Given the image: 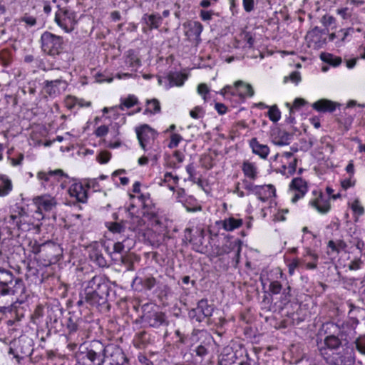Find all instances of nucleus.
<instances>
[{
  "label": "nucleus",
  "mask_w": 365,
  "mask_h": 365,
  "mask_svg": "<svg viewBox=\"0 0 365 365\" xmlns=\"http://www.w3.org/2000/svg\"><path fill=\"white\" fill-rule=\"evenodd\" d=\"M197 93L203 97V99L206 101V94L209 93L210 90L205 83H200L197 86Z\"/></svg>",
  "instance_id": "nucleus-56"
},
{
  "label": "nucleus",
  "mask_w": 365,
  "mask_h": 365,
  "mask_svg": "<svg viewBox=\"0 0 365 365\" xmlns=\"http://www.w3.org/2000/svg\"><path fill=\"white\" fill-rule=\"evenodd\" d=\"M186 171H187V174L189 175L188 180L190 181H192L194 183H197L200 185H202L201 180L196 177L195 170L193 163H190L189 165H187L186 166Z\"/></svg>",
  "instance_id": "nucleus-42"
},
{
  "label": "nucleus",
  "mask_w": 365,
  "mask_h": 365,
  "mask_svg": "<svg viewBox=\"0 0 365 365\" xmlns=\"http://www.w3.org/2000/svg\"><path fill=\"white\" fill-rule=\"evenodd\" d=\"M110 156L111 155L109 152L102 151L99 153L98 156V160L101 163H106L109 161Z\"/></svg>",
  "instance_id": "nucleus-59"
},
{
  "label": "nucleus",
  "mask_w": 365,
  "mask_h": 365,
  "mask_svg": "<svg viewBox=\"0 0 365 365\" xmlns=\"http://www.w3.org/2000/svg\"><path fill=\"white\" fill-rule=\"evenodd\" d=\"M54 21L66 33H71L76 24V14L66 8H59L55 14Z\"/></svg>",
  "instance_id": "nucleus-6"
},
{
  "label": "nucleus",
  "mask_w": 365,
  "mask_h": 365,
  "mask_svg": "<svg viewBox=\"0 0 365 365\" xmlns=\"http://www.w3.org/2000/svg\"><path fill=\"white\" fill-rule=\"evenodd\" d=\"M289 190L292 194V202L295 203L307 193L308 190L307 183L302 178H295L289 185Z\"/></svg>",
  "instance_id": "nucleus-16"
},
{
  "label": "nucleus",
  "mask_w": 365,
  "mask_h": 365,
  "mask_svg": "<svg viewBox=\"0 0 365 365\" xmlns=\"http://www.w3.org/2000/svg\"><path fill=\"white\" fill-rule=\"evenodd\" d=\"M5 220L14 227H17L24 232L31 230L34 225L32 218L22 207L19 209L17 215H11Z\"/></svg>",
  "instance_id": "nucleus-7"
},
{
  "label": "nucleus",
  "mask_w": 365,
  "mask_h": 365,
  "mask_svg": "<svg viewBox=\"0 0 365 365\" xmlns=\"http://www.w3.org/2000/svg\"><path fill=\"white\" fill-rule=\"evenodd\" d=\"M363 263L361 258H356L350 262L348 267L350 270H358L361 267Z\"/></svg>",
  "instance_id": "nucleus-55"
},
{
  "label": "nucleus",
  "mask_w": 365,
  "mask_h": 365,
  "mask_svg": "<svg viewBox=\"0 0 365 365\" xmlns=\"http://www.w3.org/2000/svg\"><path fill=\"white\" fill-rule=\"evenodd\" d=\"M53 175H64V173L61 169H57L55 170H51L48 173L40 171L37 173V178L39 180L42 182V185L45 187L44 182H48L51 176Z\"/></svg>",
  "instance_id": "nucleus-34"
},
{
  "label": "nucleus",
  "mask_w": 365,
  "mask_h": 365,
  "mask_svg": "<svg viewBox=\"0 0 365 365\" xmlns=\"http://www.w3.org/2000/svg\"><path fill=\"white\" fill-rule=\"evenodd\" d=\"M231 93L232 95H238L241 98L252 97L254 95V90L251 85L244 83L242 81H237L235 83V89L231 86H227L221 91V94L225 95Z\"/></svg>",
  "instance_id": "nucleus-14"
},
{
  "label": "nucleus",
  "mask_w": 365,
  "mask_h": 365,
  "mask_svg": "<svg viewBox=\"0 0 365 365\" xmlns=\"http://www.w3.org/2000/svg\"><path fill=\"white\" fill-rule=\"evenodd\" d=\"M309 205L321 214H326L330 210L329 201L323 196L322 192H319L314 200H311Z\"/></svg>",
  "instance_id": "nucleus-20"
},
{
  "label": "nucleus",
  "mask_w": 365,
  "mask_h": 365,
  "mask_svg": "<svg viewBox=\"0 0 365 365\" xmlns=\"http://www.w3.org/2000/svg\"><path fill=\"white\" fill-rule=\"evenodd\" d=\"M351 209L354 213H356L359 215H361L364 212V209L363 206L361 205L359 200H355L353 202V203L351 205Z\"/></svg>",
  "instance_id": "nucleus-53"
},
{
  "label": "nucleus",
  "mask_w": 365,
  "mask_h": 365,
  "mask_svg": "<svg viewBox=\"0 0 365 365\" xmlns=\"http://www.w3.org/2000/svg\"><path fill=\"white\" fill-rule=\"evenodd\" d=\"M134 283L140 284L145 289L150 290L156 284V279L151 275H145L143 277H136Z\"/></svg>",
  "instance_id": "nucleus-30"
},
{
  "label": "nucleus",
  "mask_w": 365,
  "mask_h": 365,
  "mask_svg": "<svg viewBox=\"0 0 365 365\" xmlns=\"http://www.w3.org/2000/svg\"><path fill=\"white\" fill-rule=\"evenodd\" d=\"M302 261L298 258H294L292 261L288 264V272L289 275H293L294 274L295 269L299 267Z\"/></svg>",
  "instance_id": "nucleus-50"
},
{
  "label": "nucleus",
  "mask_w": 365,
  "mask_h": 365,
  "mask_svg": "<svg viewBox=\"0 0 365 365\" xmlns=\"http://www.w3.org/2000/svg\"><path fill=\"white\" fill-rule=\"evenodd\" d=\"M69 194L78 202H86L88 198L87 190L81 183H73L68 189Z\"/></svg>",
  "instance_id": "nucleus-21"
},
{
  "label": "nucleus",
  "mask_w": 365,
  "mask_h": 365,
  "mask_svg": "<svg viewBox=\"0 0 365 365\" xmlns=\"http://www.w3.org/2000/svg\"><path fill=\"white\" fill-rule=\"evenodd\" d=\"M142 318L145 323L148 324L152 327L158 328L163 324H167L165 314L157 311L155 307H152L150 309L148 304L143 306V315Z\"/></svg>",
  "instance_id": "nucleus-8"
},
{
  "label": "nucleus",
  "mask_w": 365,
  "mask_h": 365,
  "mask_svg": "<svg viewBox=\"0 0 365 365\" xmlns=\"http://www.w3.org/2000/svg\"><path fill=\"white\" fill-rule=\"evenodd\" d=\"M108 127L107 125H101L97 128V129L95 130V135L97 137H103L106 135L108 133Z\"/></svg>",
  "instance_id": "nucleus-58"
},
{
  "label": "nucleus",
  "mask_w": 365,
  "mask_h": 365,
  "mask_svg": "<svg viewBox=\"0 0 365 365\" xmlns=\"http://www.w3.org/2000/svg\"><path fill=\"white\" fill-rule=\"evenodd\" d=\"M40 252H44L49 263H54L58 260L61 250L56 244L48 242L41 245Z\"/></svg>",
  "instance_id": "nucleus-19"
},
{
  "label": "nucleus",
  "mask_w": 365,
  "mask_h": 365,
  "mask_svg": "<svg viewBox=\"0 0 365 365\" xmlns=\"http://www.w3.org/2000/svg\"><path fill=\"white\" fill-rule=\"evenodd\" d=\"M25 285L21 278L15 277L13 273L4 268H0V296L12 297L11 304L18 301L25 292Z\"/></svg>",
  "instance_id": "nucleus-2"
},
{
  "label": "nucleus",
  "mask_w": 365,
  "mask_h": 365,
  "mask_svg": "<svg viewBox=\"0 0 365 365\" xmlns=\"http://www.w3.org/2000/svg\"><path fill=\"white\" fill-rule=\"evenodd\" d=\"M343 331H341L339 336L329 334L324 338L322 343L318 344V349L322 357H324V351L329 354L332 351H337L344 346L342 340L339 338V336L343 337Z\"/></svg>",
  "instance_id": "nucleus-10"
},
{
  "label": "nucleus",
  "mask_w": 365,
  "mask_h": 365,
  "mask_svg": "<svg viewBox=\"0 0 365 365\" xmlns=\"http://www.w3.org/2000/svg\"><path fill=\"white\" fill-rule=\"evenodd\" d=\"M267 115L270 120L274 123L277 122L281 118V112L276 105L269 107Z\"/></svg>",
  "instance_id": "nucleus-43"
},
{
  "label": "nucleus",
  "mask_w": 365,
  "mask_h": 365,
  "mask_svg": "<svg viewBox=\"0 0 365 365\" xmlns=\"http://www.w3.org/2000/svg\"><path fill=\"white\" fill-rule=\"evenodd\" d=\"M356 349L361 354L365 355V334L359 335L354 341Z\"/></svg>",
  "instance_id": "nucleus-44"
},
{
  "label": "nucleus",
  "mask_w": 365,
  "mask_h": 365,
  "mask_svg": "<svg viewBox=\"0 0 365 365\" xmlns=\"http://www.w3.org/2000/svg\"><path fill=\"white\" fill-rule=\"evenodd\" d=\"M291 137L289 133L277 129L272 134V142L278 146L287 145L290 143Z\"/></svg>",
  "instance_id": "nucleus-22"
},
{
  "label": "nucleus",
  "mask_w": 365,
  "mask_h": 365,
  "mask_svg": "<svg viewBox=\"0 0 365 365\" xmlns=\"http://www.w3.org/2000/svg\"><path fill=\"white\" fill-rule=\"evenodd\" d=\"M189 341L192 346L201 345L206 347L212 348L214 339L212 335L205 330H194Z\"/></svg>",
  "instance_id": "nucleus-15"
},
{
  "label": "nucleus",
  "mask_w": 365,
  "mask_h": 365,
  "mask_svg": "<svg viewBox=\"0 0 365 365\" xmlns=\"http://www.w3.org/2000/svg\"><path fill=\"white\" fill-rule=\"evenodd\" d=\"M320 58L324 62L333 66H338L341 63V58L340 57L335 56L333 54L329 53H322L320 55Z\"/></svg>",
  "instance_id": "nucleus-38"
},
{
  "label": "nucleus",
  "mask_w": 365,
  "mask_h": 365,
  "mask_svg": "<svg viewBox=\"0 0 365 365\" xmlns=\"http://www.w3.org/2000/svg\"><path fill=\"white\" fill-rule=\"evenodd\" d=\"M242 170L245 176L252 180H255L257 178L258 169L254 163L245 161L242 165Z\"/></svg>",
  "instance_id": "nucleus-27"
},
{
  "label": "nucleus",
  "mask_w": 365,
  "mask_h": 365,
  "mask_svg": "<svg viewBox=\"0 0 365 365\" xmlns=\"http://www.w3.org/2000/svg\"><path fill=\"white\" fill-rule=\"evenodd\" d=\"M68 86L67 82L62 76L51 80H46L43 82V90L49 96L56 97L61 91H65Z\"/></svg>",
  "instance_id": "nucleus-13"
},
{
  "label": "nucleus",
  "mask_w": 365,
  "mask_h": 365,
  "mask_svg": "<svg viewBox=\"0 0 365 365\" xmlns=\"http://www.w3.org/2000/svg\"><path fill=\"white\" fill-rule=\"evenodd\" d=\"M203 110L199 106H196L194 109L190 111V115L192 118L198 119L203 115Z\"/></svg>",
  "instance_id": "nucleus-57"
},
{
  "label": "nucleus",
  "mask_w": 365,
  "mask_h": 365,
  "mask_svg": "<svg viewBox=\"0 0 365 365\" xmlns=\"http://www.w3.org/2000/svg\"><path fill=\"white\" fill-rule=\"evenodd\" d=\"M252 152L262 159H266L269 153V148L267 145L260 143L257 138H252L250 143Z\"/></svg>",
  "instance_id": "nucleus-24"
},
{
  "label": "nucleus",
  "mask_w": 365,
  "mask_h": 365,
  "mask_svg": "<svg viewBox=\"0 0 365 365\" xmlns=\"http://www.w3.org/2000/svg\"><path fill=\"white\" fill-rule=\"evenodd\" d=\"M213 311V306L208 304L207 299H202L198 302L196 308L189 312V317L197 322H201L205 318L211 317Z\"/></svg>",
  "instance_id": "nucleus-11"
},
{
  "label": "nucleus",
  "mask_w": 365,
  "mask_h": 365,
  "mask_svg": "<svg viewBox=\"0 0 365 365\" xmlns=\"http://www.w3.org/2000/svg\"><path fill=\"white\" fill-rule=\"evenodd\" d=\"M162 23V18L159 14H150L148 16L147 24L152 29H158Z\"/></svg>",
  "instance_id": "nucleus-41"
},
{
  "label": "nucleus",
  "mask_w": 365,
  "mask_h": 365,
  "mask_svg": "<svg viewBox=\"0 0 365 365\" xmlns=\"http://www.w3.org/2000/svg\"><path fill=\"white\" fill-rule=\"evenodd\" d=\"M105 351L106 349L101 342L93 341L89 346L77 354V365H103Z\"/></svg>",
  "instance_id": "nucleus-3"
},
{
  "label": "nucleus",
  "mask_w": 365,
  "mask_h": 365,
  "mask_svg": "<svg viewBox=\"0 0 365 365\" xmlns=\"http://www.w3.org/2000/svg\"><path fill=\"white\" fill-rule=\"evenodd\" d=\"M11 190V181L6 175H0V197L7 195Z\"/></svg>",
  "instance_id": "nucleus-33"
},
{
  "label": "nucleus",
  "mask_w": 365,
  "mask_h": 365,
  "mask_svg": "<svg viewBox=\"0 0 365 365\" xmlns=\"http://www.w3.org/2000/svg\"><path fill=\"white\" fill-rule=\"evenodd\" d=\"M135 132L140 147L145 152H148L156 137V133L146 124L136 128Z\"/></svg>",
  "instance_id": "nucleus-9"
},
{
  "label": "nucleus",
  "mask_w": 365,
  "mask_h": 365,
  "mask_svg": "<svg viewBox=\"0 0 365 365\" xmlns=\"http://www.w3.org/2000/svg\"><path fill=\"white\" fill-rule=\"evenodd\" d=\"M171 180L173 181L174 184H177L179 180V178L176 175H173L171 173H165L164 175L163 181L165 182H170Z\"/></svg>",
  "instance_id": "nucleus-62"
},
{
  "label": "nucleus",
  "mask_w": 365,
  "mask_h": 365,
  "mask_svg": "<svg viewBox=\"0 0 365 365\" xmlns=\"http://www.w3.org/2000/svg\"><path fill=\"white\" fill-rule=\"evenodd\" d=\"M118 106L119 109L124 110L125 108H130L138 103V100L134 95H129L127 98L121 99Z\"/></svg>",
  "instance_id": "nucleus-39"
},
{
  "label": "nucleus",
  "mask_w": 365,
  "mask_h": 365,
  "mask_svg": "<svg viewBox=\"0 0 365 365\" xmlns=\"http://www.w3.org/2000/svg\"><path fill=\"white\" fill-rule=\"evenodd\" d=\"M269 290L272 294H278L282 290V285L277 280L272 281L269 286Z\"/></svg>",
  "instance_id": "nucleus-46"
},
{
  "label": "nucleus",
  "mask_w": 365,
  "mask_h": 365,
  "mask_svg": "<svg viewBox=\"0 0 365 365\" xmlns=\"http://www.w3.org/2000/svg\"><path fill=\"white\" fill-rule=\"evenodd\" d=\"M222 227L228 232L233 231L235 229L240 227L242 225V219H237L230 217L222 221Z\"/></svg>",
  "instance_id": "nucleus-31"
},
{
  "label": "nucleus",
  "mask_w": 365,
  "mask_h": 365,
  "mask_svg": "<svg viewBox=\"0 0 365 365\" xmlns=\"http://www.w3.org/2000/svg\"><path fill=\"white\" fill-rule=\"evenodd\" d=\"M336 104L327 99H321L314 102L312 108L319 112H332L336 109Z\"/></svg>",
  "instance_id": "nucleus-26"
},
{
  "label": "nucleus",
  "mask_w": 365,
  "mask_h": 365,
  "mask_svg": "<svg viewBox=\"0 0 365 365\" xmlns=\"http://www.w3.org/2000/svg\"><path fill=\"white\" fill-rule=\"evenodd\" d=\"M85 284L83 299L86 304L98 308L107 304L110 286L101 276H94Z\"/></svg>",
  "instance_id": "nucleus-1"
},
{
  "label": "nucleus",
  "mask_w": 365,
  "mask_h": 365,
  "mask_svg": "<svg viewBox=\"0 0 365 365\" xmlns=\"http://www.w3.org/2000/svg\"><path fill=\"white\" fill-rule=\"evenodd\" d=\"M185 34L190 41H195L197 43L200 41V34L203 30V26L199 21H190L185 24Z\"/></svg>",
  "instance_id": "nucleus-18"
},
{
  "label": "nucleus",
  "mask_w": 365,
  "mask_h": 365,
  "mask_svg": "<svg viewBox=\"0 0 365 365\" xmlns=\"http://www.w3.org/2000/svg\"><path fill=\"white\" fill-rule=\"evenodd\" d=\"M83 320L78 318L69 317L66 322V329L69 335H72L81 329V324Z\"/></svg>",
  "instance_id": "nucleus-29"
},
{
  "label": "nucleus",
  "mask_w": 365,
  "mask_h": 365,
  "mask_svg": "<svg viewBox=\"0 0 365 365\" xmlns=\"http://www.w3.org/2000/svg\"><path fill=\"white\" fill-rule=\"evenodd\" d=\"M133 240L129 237L125 238L123 241L117 242L113 245V251L115 253H122L126 249L130 250L132 247Z\"/></svg>",
  "instance_id": "nucleus-35"
},
{
  "label": "nucleus",
  "mask_w": 365,
  "mask_h": 365,
  "mask_svg": "<svg viewBox=\"0 0 365 365\" xmlns=\"http://www.w3.org/2000/svg\"><path fill=\"white\" fill-rule=\"evenodd\" d=\"M323 358L330 365H353L355 362V353L352 349L344 346L329 354L324 351Z\"/></svg>",
  "instance_id": "nucleus-4"
},
{
  "label": "nucleus",
  "mask_w": 365,
  "mask_h": 365,
  "mask_svg": "<svg viewBox=\"0 0 365 365\" xmlns=\"http://www.w3.org/2000/svg\"><path fill=\"white\" fill-rule=\"evenodd\" d=\"M334 22H335V19L331 16L325 15L322 19V24L326 27H328V26L332 25Z\"/></svg>",
  "instance_id": "nucleus-64"
},
{
  "label": "nucleus",
  "mask_w": 365,
  "mask_h": 365,
  "mask_svg": "<svg viewBox=\"0 0 365 365\" xmlns=\"http://www.w3.org/2000/svg\"><path fill=\"white\" fill-rule=\"evenodd\" d=\"M353 6V4H350L349 0H347L345 6L337 9L336 14L344 20L351 19L354 11L353 6Z\"/></svg>",
  "instance_id": "nucleus-37"
},
{
  "label": "nucleus",
  "mask_w": 365,
  "mask_h": 365,
  "mask_svg": "<svg viewBox=\"0 0 365 365\" xmlns=\"http://www.w3.org/2000/svg\"><path fill=\"white\" fill-rule=\"evenodd\" d=\"M182 140V137L178 133H173L170 135V141L168 144L169 148H175L178 146L180 142Z\"/></svg>",
  "instance_id": "nucleus-47"
},
{
  "label": "nucleus",
  "mask_w": 365,
  "mask_h": 365,
  "mask_svg": "<svg viewBox=\"0 0 365 365\" xmlns=\"http://www.w3.org/2000/svg\"><path fill=\"white\" fill-rule=\"evenodd\" d=\"M33 202L37 207V212L41 214V211H51L57 205L55 197L50 195H42L34 197Z\"/></svg>",
  "instance_id": "nucleus-17"
},
{
  "label": "nucleus",
  "mask_w": 365,
  "mask_h": 365,
  "mask_svg": "<svg viewBox=\"0 0 365 365\" xmlns=\"http://www.w3.org/2000/svg\"><path fill=\"white\" fill-rule=\"evenodd\" d=\"M288 78L293 83H298L301 81L300 73L297 71L292 72L289 77L284 78V82H286Z\"/></svg>",
  "instance_id": "nucleus-61"
},
{
  "label": "nucleus",
  "mask_w": 365,
  "mask_h": 365,
  "mask_svg": "<svg viewBox=\"0 0 365 365\" xmlns=\"http://www.w3.org/2000/svg\"><path fill=\"white\" fill-rule=\"evenodd\" d=\"M161 110L160 104L158 99L153 98L146 101V108L144 110V114L154 115L159 113Z\"/></svg>",
  "instance_id": "nucleus-32"
},
{
  "label": "nucleus",
  "mask_w": 365,
  "mask_h": 365,
  "mask_svg": "<svg viewBox=\"0 0 365 365\" xmlns=\"http://www.w3.org/2000/svg\"><path fill=\"white\" fill-rule=\"evenodd\" d=\"M145 217H147L149 220H150L152 222V224H160V217L158 216L156 212H147L146 214H145Z\"/></svg>",
  "instance_id": "nucleus-48"
},
{
  "label": "nucleus",
  "mask_w": 365,
  "mask_h": 365,
  "mask_svg": "<svg viewBox=\"0 0 365 365\" xmlns=\"http://www.w3.org/2000/svg\"><path fill=\"white\" fill-rule=\"evenodd\" d=\"M244 9L247 12L252 11L255 8L254 0H243L242 1Z\"/></svg>",
  "instance_id": "nucleus-63"
},
{
  "label": "nucleus",
  "mask_w": 365,
  "mask_h": 365,
  "mask_svg": "<svg viewBox=\"0 0 365 365\" xmlns=\"http://www.w3.org/2000/svg\"><path fill=\"white\" fill-rule=\"evenodd\" d=\"M61 309H56L54 310L53 309H51L48 311V318L49 319V321L51 323H56L58 322V314H61Z\"/></svg>",
  "instance_id": "nucleus-51"
},
{
  "label": "nucleus",
  "mask_w": 365,
  "mask_h": 365,
  "mask_svg": "<svg viewBox=\"0 0 365 365\" xmlns=\"http://www.w3.org/2000/svg\"><path fill=\"white\" fill-rule=\"evenodd\" d=\"M328 34L327 29H321L316 26L309 31L306 36V39L309 47L314 48H322L327 43L326 36Z\"/></svg>",
  "instance_id": "nucleus-12"
},
{
  "label": "nucleus",
  "mask_w": 365,
  "mask_h": 365,
  "mask_svg": "<svg viewBox=\"0 0 365 365\" xmlns=\"http://www.w3.org/2000/svg\"><path fill=\"white\" fill-rule=\"evenodd\" d=\"M124 67L130 71H136L140 66V60L133 50H129L125 55Z\"/></svg>",
  "instance_id": "nucleus-23"
},
{
  "label": "nucleus",
  "mask_w": 365,
  "mask_h": 365,
  "mask_svg": "<svg viewBox=\"0 0 365 365\" xmlns=\"http://www.w3.org/2000/svg\"><path fill=\"white\" fill-rule=\"evenodd\" d=\"M259 189L256 191V195L258 199L262 202H266L268 199L275 195V188L271 185H259Z\"/></svg>",
  "instance_id": "nucleus-25"
},
{
  "label": "nucleus",
  "mask_w": 365,
  "mask_h": 365,
  "mask_svg": "<svg viewBox=\"0 0 365 365\" xmlns=\"http://www.w3.org/2000/svg\"><path fill=\"white\" fill-rule=\"evenodd\" d=\"M212 348H210V347H206V346H203L201 345H197L195 347V351L197 356L202 358L208 354V353L210 352V350Z\"/></svg>",
  "instance_id": "nucleus-49"
},
{
  "label": "nucleus",
  "mask_w": 365,
  "mask_h": 365,
  "mask_svg": "<svg viewBox=\"0 0 365 365\" xmlns=\"http://www.w3.org/2000/svg\"><path fill=\"white\" fill-rule=\"evenodd\" d=\"M108 230L112 233L120 234L125 230V224L123 222H108L106 223Z\"/></svg>",
  "instance_id": "nucleus-40"
},
{
  "label": "nucleus",
  "mask_w": 365,
  "mask_h": 365,
  "mask_svg": "<svg viewBox=\"0 0 365 365\" xmlns=\"http://www.w3.org/2000/svg\"><path fill=\"white\" fill-rule=\"evenodd\" d=\"M354 32V29L348 28L340 29L337 31V40L335 44L337 47H341L344 45V43L347 40L348 37Z\"/></svg>",
  "instance_id": "nucleus-36"
},
{
  "label": "nucleus",
  "mask_w": 365,
  "mask_h": 365,
  "mask_svg": "<svg viewBox=\"0 0 365 365\" xmlns=\"http://www.w3.org/2000/svg\"><path fill=\"white\" fill-rule=\"evenodd\" d=\"M215 15V12L212 10H201L200 11V16L203 21H209L212 20V16Z\"/></svg>",
  "instance_id": "nucleus-52"
},
{
  "label": "nucleus",
  "mask_w": 365,
  "mask_h": 365,
  "mask_svg": "<svg viewBox=\"0 0 365 365\" xmlns=\"http://www.w3.org/2000/svg\"><path fill=\"white\" fill-rule=\"evenodd\" d=\"M41 42L43 52L50 56L58 55L63 49V38L48 31L43 33Z\"/></svg>",
  "instance_id": "nucleus-5"
},
{
  "label": "nucleus",
  "mask_w": 365,
  "mask_h": 365,
  "mask_svg": "<svg viewBox=\"0 0 365 365\" xmlns=\"http://www.w3.org/2000/svg\"><path fill=\"white\" fill-rule=\"evenodd\" d=\"M149 158H150L151 160L156 161L158 158V153H149L148 156L144 155L140 157L138 160V164L141 166L147 165L149 160Z\"/></svg>",
  "instance_id": "nucleus-45"
},
{
  "label": "nucleus",
  "mask_w": 365,
  "mask_h": 365,
  "mask_svg": "<svg viewBox=\"0 0 365 365\" xmlns=\"http://www.w3.org/2000/svg\"><path fill=\"white\" fill-rule=\"evenodd\" d=\"M242 183H243L245 189H246L248 191L254 193L255 195L256 194V191L259 189L258 187L259 185H254L253 183H252L251 182L248 181L246 179L242 180Z\"/></svg>",
  "instance_id": "nucleus-54"
},
{
  "label": "nucleus",
  "mask_w": 365,
  "mask_h": 365,
  "mask_svg": "<svg viewBox=\"0 0 365 365\" xmlns=\"http://www.w3.org/2000/svg\"><path fill=\"white\" fill-rule=\"evenodd\" d=\"M91 260L95 262L99 267H105L107 266V261L103 257L101 250L98 247H93L89 254Z\"/></svg>",
  "instance_id": "nucleus-28"
},
{
  "label": "nucleus",
  "mask_w": 365,
  "mask_h": 365,
  "mask_svg": "<svg viewBox=\"0 0 365 365\" xmlns=\"http://www.w3.org/2000/svg\"><path fill=\"white\" fill-rule=\"evenodd\" d=\"M21 21L25 22L29 26H34L36 24V19L34 16L25 15L21 19Z\"/></svg>",
  "instance_id": "nucleus-60"
}]
</instances>
